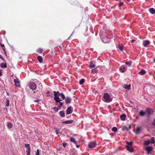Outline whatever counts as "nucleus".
I'll use <instances>...</instances> for the list:
<instances>
[{
    "label": "nucleus",
    "instance_id": "1",
    "mask_svg": "<svg viewBox=\"0 0 155 155\" xmlns=\"http://www.w3.org/2000/svg\"><path fill=\"white\" fill-rule=\"evenodd\" d=\"M112 98L107 93H104L103 96V101L106 102H109L112 100Z\"/></svg>",
    "mask_w": 155,
    "mask_h": 155
},
{
    "label": "nucleus",
    "instance_id": "2",
    "mask_svg": "<svg viewBox=\"0 0 155 155\" xmlns=\"http://www.w3.org/2000/svg\"><path fill=\"white\" fill-rule=\"evenodd\" d=\"M53 92L54 93V99L57 102H58L61 101V99H60L59 97H58L60 94L59 92L58 91L56 92L55 91H53Z\"/></svg>",
    "mask_w": 155,
    "mask_h": 155
},
{
    "label": "nucleus",
    "instance_id": "3",
    "mask_svg": "<svg viewBox=\"0 0 155 155\" xmlns=\"http://www.w3.org/2000/svg\"><path fill=\"white\" fill-rule=\"evenodd\" d=\"M29 87L32 90H35L36 88V84L33 82H31L29 84Z\"/></svg>",
    "mask_w": 155,
    "mask_h": 155
},
{
    "label": "nucleus",
    "instance_id": "4",
    "mask_svg": "<svg viewBox=\"0 0 155 155\" xmlns=\"http://www.w3.org/2000/svg\"><path fill=\"white\" fill-rule=\"evenodd\" d=\"M96 143L94 141L90 142L88 145L89 147L90 148H94L96 147Z\"/></svg>",
    "mask_w": 155,
    "mask_h": 155
},
{
    "label": "nucleus",
    "instance_id": "5",
    "mask_svg": "<svg viewBox=\"0 0 155 155\" xmlns=\"http://www.w3.org/2000/svg\"><path fill=\"white\" fill-rule=\"evenodd\" d=\"M14 79V81L16 86L18 87H20V81L18 78Z\"/></svg>",
    "mask_w": 155,
    "mask_h": 155
},
{
    "label": "nucleus",
    "instance_id": "6",
    "mask_svg": "<svg viewBox=\"0 0 155 155\" xmlns=\"http://www.w3.org/2000/svg\"><path fill=\"white\" fill-rule=\"evenodd\" d=\"M73 112V108L71 107H68L66 110L67 114H71Z\"/></svg>",
    "mask_w": 155,
    "mask_h": 155
},
{
    "label": "nucleus",
    "instance_id": "7",
    "mask_svg": "<svg viewBox=\"0 0 155 155\" xmlns=\"http://www.w3.org/2000/svg\"><path fill=\"white\" fill-rule=\"evenodd\" d=\"M102 41L104 43H107L110 42V40L109 38L106 36L102 38Z\"/></svg>",
    "mask_w": 155,
    "mask_h": 155
},
{
    "label": "nucleus",
    "instance_id": "8",
    "mask_svg": "<svg viewBox=\"0 0 155 155\" xmlns=\"http://www.w3.org/2000/svg\"><path fill=\"white\" fill-rule=\"evenodd\" d=\"M145 112L148 116H149L153 113V110L149 108H147Z\"/></svg>",
    "mask_w": 155,
    "mask_h": 155
},
{
    "label": "nucleus",
    "instance_id": "9",
    "mask_svg": "<svg viewBox=\"0 0 155 155\" xmlns=\"http://www.w3.org/2000/svg\"><path fill=\"white\" fill-rule=\"evenodd\" d=\"M150 44V42L148 40H144L143 42V45L144 46L147 47Z\"/></svg>",
    "mask_w": 155,
    "mask_h": 155
},
{
    "label": "nucleus",
    "instance_id": "10",
    "mask_svg": "<svg viewBox=\"0 0 155 155\" xmlns=\"http://www.w3.org/2000/svg\"><path fill=\"white\" fill-rule=\"evenodd\" d=\"M153 148L151 147H149L146 148V150L147 151V154H149L150 151L153 150Z\"/></svg>",
    "mask_w": 155,
    "mask_h": 155
},
{
    "label": "nucleus",
    "instance_id": "11",
    "mask_svg": "<svg viewBox=\"0 0 155 155\" xmlns=\"http://www.w3.org/2000/svg\"><path fill=\"white\" fill-rule=\"evenodd\" d=\"M126 70V68L124 66H121L119 69V70L121 72H125Z\"/></svg>",
    "mask_w": 155,
    "mask_h": 155
},
{
    "label": "nucleus",
    "instance_id": "12",
    "mask_svg": "<svg viewBox=\"0 0 155 155\" xmlns=\"http://www.w3.org/2000/svg\"><path fill=\"white\" fill-rule=\"evenodd\" d=\"M127 150L130 152H132L133 151V149L131 147L129 146L128 145H126Z\"/></svg>",
    "mask_w": 155,
    "mask_h": 155
},
{
    "label": "nucleus",
    "instance_id": "13",
    "mask_svg": "<svg viewBox=\"0 0 155 155\" xmlns=\"http://www.w3.org/2000/svg\"><path fill=\"white\" fill-rule=\"evenodd\" d=\"M123 87L125 88V89L129 90L130 87V84L128 85H126V84H124L123 85Z\"/></svg>",
    "mask_w": 155,
    "mask_h": 155
},
{
    "label": "nucleus",
    "instance_id": "14",
    "mask_svg": "<svg viewBox=\"0 0 155 155\" xmlns=\"http://www.w3.org/2000/svg\"><path fill=\"white\" fill-rule=\"evenodd\" d=\"M73 120H67L65 121H64L62 122V124H71L73 122Z\"/></svg>",
    "mask_w": 155,
    "mask_h": 155
},
{
    "label": "nucleus",
    "instance_id": "15",
    "mask_svg": "<svg viewBox=\"0 0 155 155\" xmlns=\"http://www.w3.org/2000/svg\"><path fill=\"white\" fill-rule=\"evenodd\" d=\"M71 101V99L69 97H67L65 99V102L67 104L70 103Z\"/></svg>",
    "mask_w": 155,
    "mask_h": 155
},
{
    "label": "nucleus",
    "instance_id": "16",
    "mask_svg": "<svg viewBox=\"0 0 155 155\" xmlns=\"http://www.w3.org/2000/svg\"><path fill=\"white\" fill-rule=\"evenodd\" d=\"M146 73V71L145 70L143 69H142L139 72V74L141 75H143L145 74Z\"/></svg>",
    "mask_w": 155,
    "mask_h": 155
},
{
    "label": "nucleus",
    "instance_id": "17",
    "mask_svg": "<svg viewBox=\"0 0 155 155\" xmlns=\"http://www.w3.org/2000/svg\"><path fill=\"white\" fill-rule=\"evenodd\" d=\"M12 124L10 122L8 123L7 126L9 129H11L12 127Z\"/></svg>",
    "mask_w": 155,
    "mask_h": 155
},
{
    "label": "nucleus",
    "instance_id": "18",
    "mask_svg": "<svg viewBox=\"0 0 155 155\" xmlns=\"http://www.w3.org/2000/svg\"><path fill=\"white\" fill-rule=\"evenodd\" d=\"M141 130V128L140 127H137V129L136 131V133L137 134H138L140 133V132Z\"/></svg>",
    "mask_w": 155,
    "mask_h": 155
},
{
    "label": "nucleus",
    "instance_id": "19",
    "mask_svg": "<svg viewBox=\"0 0 155 155\" xmlns=\"http://www.w3.org/2000/svg\"><path fill=\"white\" fill-rule=\"evenodd\" d=\"M149 11L152 14L155 13V10L153 8H150L149 10Z\"/></svg>",
    "mask_w": 155,
    "mask_h": 155
},
{
    "label": "nucleus",
    "instance_id": "20",
    "mask_svg": "<svg viewBox=\"0 0 155 155\" xmlns=\"http://www.w3.org/2000/svg\"><path fill=\"white\" fill-rule=\"evenodd\" d=\"M0 66L1 68H5L7 67L6 64L5 63H1Z\"/></svg>",
    "mask_w": 155,
    "mask_h": 155
},
{
    "label": "nucleus",
    "instance_id": "21",
    "mask_svg": "<svg viewBox=\"0 0 155 155\" xmlns=\"http://www.w3.org/2000/svg\"><path fill=\"white\" fill-rule=\"evenodd\" d=\"M96 66L93 63V62H91L90 63V67L91 68H93L95 67Z\"/></svg>",
    "mask_w": 155,
    "mask_h": 155
},
{
    "label": "nucleus",
    "instance_id": "22",
    "mask_svg": "<svg viewBox=\"0 0 155 155\" xmlns=\"http://www.w3.org/2000/svg\"><path fill=\"white\" fill-rule=\"evenodd\" d=\"M120 118L122 120H124L125 119V118L126 117V115L124 114L122 115H121L120 116Z\"/></svg>",
    "mask_w": 155,
    "mask_h": 155
},
{
    "label": "nucleus",
    "instance_id": "23",
    "mask_svg": "<svg viewBox=\"0 0 155 155\" xmlns=\"http://www.w3.org/2000/svg\"><path fill=\"white\" fill-rule=\"evenodd\" d=\"M70 140L71 142L74 143L75 144H76V141L75 139L72 137H71L70 138Z\"/></svg>",
    "mask_w": 155,
    "mask_h": 155
},
{
    "label": "nucleus",
    "instance_id": "24",
    "mask_svg": "<svg viewBox=\"0 0 155 155\" xmlns=\"http://www.w3.org/2000/svg\"><path fill=\"white\" fill-rule=\"evenodd\" d=\"M26 152L27 153V155H30L31 151L30 147H28L26 150Z\"/></svg>",
    "mask_w": 155,
    "mask_h": 155
},
{
    "label": "nucleus",
    "instance_id": "25",
    "mask_svg": "<svg viewBox=\"0 0 155 155\" xmlns=\"http://www.w3.org/2000/svg\"><path fill=\"white\" fill-rule=\"evenodd\" d=\"M59 114L62 117H64L65 116V113L63 111H61L59 112Z\"/></svg>",
    "mask_w": 155,
    "mask_h": 155
},
{
    "label": "nucleus",
    "instance_id": "26",
    "mask_svg": "<svg viewBox=\"0 0 155 155\" xmlns=\"http://www.w3.org/2000/svg\"><path fill=\"white\" fill-rule=\"evenodd\" d=\"M38 59V61L41 63L42 62V57L41 56H38L37 57Z\"/></svg>",
    "mask_w": 155,
    "mask_h": 155
},
{
    "label": "nucleus",
    "instance_id": "27",
    "mask_svg": "<svg viewBox=\"0 0 155 155\" xmlns=\"http://www.w3.org/2000/svg\"><path fill=\"white\" fill-rule=\"evenodd\" d=\"M119 48L120 50L122 51H123L124 50V46L122 45H119Z\"/></svg>",
    "mask_w": 155,
    "mask_h": 155
},
{
    "label": "nucleus",
    "instance_id": "28",
    "mask_svg": "<svg viewBox=\"0 0 155 155\" xmlns=\"http://www.w3.org/2000/svg\"><path fill=\"white\" fill-rule=\"evenodd\" d=\"M154 138L153 137H152L150 140V143H154Z\"/></svg>",
    "mask_w": 155,
    "mask_h": 155
},
{
    "label": "nucleus",
    "instance_id": "29",
    "mask_svg": "<svg viewBox=\"0 0 155 155\" xmlns=\"http://www.w3.org/2000/svg\"><path fill=\"white\" fill-rule=\"evenodd\" d=\"M146 114L145 112H143V111H141L139 112V114L141 116H143Z\"/></svg>",
    "mask_w": 155,
    "mask_h": 155
},
{
    "label": "nucleus",
    "instance_id": "30",
    "mask_svg": "<svg viewBox=\"0 0 155 155\" xmlns=\"http://www.w3.org/2000/svg\"><path fill=\"white\" fill-rule=\"evenodd\" d=\"M150 143V140H146L144 142V144L146 145H148Z\"/></svg>",
    "mask_w": 155,
    "mask_h": 155
},
{
    "label": "nucleus",
    "instance_id": "31",
    "mask_svg": "<svg viewBox=\"0 0 155 155\" xmlns=\"http://www.w3.org/2000/svg\"><path fill=\"white\" fill-rule=\"evenodd\" d=\"M126 143L127 144V145H128L129 146L131 147L132 146V142L131 141L127 142Z\"/></svg>",
    "mask_w": 155,
    "mask_h": 155
},
{
    "label": "nucleus",
    "instance_id": "32",
    "mask_svg": "<svg viewBox=\"0 0 155 155\" xmlns=\"http://www.w3.org/2000/svg\"><path fill=\"white\" fill-rule=\"evenodd\" d=\"M84 81V79H81L79 81V84H80L81 85L82 84Z\"/></svg>",
    "mask_w": 155,
    "mask_h": 155
},
{
    "label": "nucleus",
    "instance_id": "33",
    "mask_svg": "<svg viewBox=\"0 0 155 155\" xmlns=\"http://www.w3.org/2000/svg\"><path fill=\"white\" fill-rule=\"evenodd\" d=\"M112 130L113 131L116 132L117 130V129L116 127H114L112 128Z\"/></svg>",
    "mask_w": 155,
    "mask_h": 155
},
{
    "label": "nucleus",
    "instance_id": "34",
    "mask_svg": "<svg viewBox=\"0 0 155 155\" xmlns=\"http://www.w3.org/2000/svg\"><path fill=\"white\" fill-rule=\"evenodd\" d=\"M9 105V101L8 99H7L6 101V106H8Z\"/></svg>",
    "mask_w": 155,
    "mask_h": 155
},
{
    "label": "nucleus",
    "instance_id": "35",
    "mask_svg": "<svg viewBox=\"0 0 155 155\" xmlns=\"http://www.w3.org/2000/svg\"><path fill=\"white\" fill-rule=\"evenodd\" d=\"M60 96L63 98V99H65V96L63 93H61L60 94Z\"/></svg>",
    "mask_w": 155,
    "mask_h": 155
},
{
    "label": "nucleus",
    "instance_id": "36",
    "mask_svg": "<svg viewBox=\"0 0 155 155\" xmlns=\"http://www.w3.org/2000/svg\"><path fill=\"white\" fill-rule=\"evenodd\" d=\"M131 64V61H130L129 62H127L126 63V64L128 65L129 66H130Z\"/></svg>",
    "mask_w": 155,
    "mask_h": 155
},
{
    "label": "nucleus",
    "instance_id": "37",
    "mask_svg": "<svg viewBox=\"0 0 155 155\" xmlns=\"http://www.w3.org/2000/svg\"><path fill=\"white\" fill-rule=\"evenodd\" d=\"M42 51V50L41 49H39L38 50V52L41 53Z\"/></svg>",
    "mask_w": 155,
    "mask_h": 155
},
{
    "label": "nucleus",
    "instance_id": "38",
    "mask_svg": "<svg viewBox=\"0 0 155 155\" xmlns=\"http://www.w3.org/2000/svg\"><path fill=\"white\" fill-rule=\"evenodd\" d=\"M63 104V103L62 102H60L59 104V107H61L62 106Z\"/></svg>",
    "mask_w": 155,
    "mask_h": 155
},
{
    "label": "nucleus",
    "instance_id": "39",
    "mask_svg": "<svg viewBox=\"0 0 155 155\" xmlns=\"http://www.w3.org/2000/svg\"><path fill=\"white\" fill-rule=\"evenodd\" d=\"M124 4V3L123 2H120L119 4V6H121V5Z\"/></svg>",
    "mask_w": 155,
    "mask_h": 155
},
{
    "label": "nucleus",
    "instance_id": "40",
    "mask_svg": "<svg viewBox=\"0 0 155 155\" xmlns=\"http://www.w3.org/2000/svg\"><path fill=\"white\" fill-rule=\"evenodd\" d=\"M36 155H40L39 154V151L38 149L37 150V153L36 154Z\"/></svg>",
    "mask_w": 155,
    "mask_h": 155
},
{
    "label": "nucleus",
    "instance_id": "41",
    "mask_svg": "<svg viewBox=\"0 0 155 155\" xmlns=\"http://www.w3.org/2000/svg\"><path fill=\"white\" fill-rule=\"evenodd\" d=\"M25 146L28 148V147H30L29 146L30 145L29 144H25Z\"/></svg>",
    "mask_w": 155,
    "mask_h": 155
},
{
    "label": "nucleus",
    "instance_id": "42",
    "mask_svg": "<svg viewBox=\"0 0 155 155\" xmlns=\"http://www.w3.org/2000/svg\"><path fill=\"white\" fill-rule=\"evenodd\" d=\"M67 145V143H63V145L64 146V147H65Z\"/></svg>",
    "mask_w": 155,
    "mask_h": 155
},
{
    "label": "nucleus",
    "instance_id": "43",
    "mask_svg": "<svg viewBox=\"0 0 155 155\" xmlns=\"http://www.w3.org/2000/svg\"><path fill=\"white\" fill-rule=\"evenodd\" d=\"M0 58L2 59L3 61H5L4 59V58H3L2 56L1 55H0Z\"/></svg>",
    "mask_w": 155,
    "mask_h": 155
},
{
    "label": "nucleus",
    "instance_id": "44",
    "mask_svg": "<svg viewBox=\"0 0 155 155\" xmlns=\"http://www.w3.org/2000/svg\"><path fill=\"white\" fill-rule=\"evenodd\" d=\"M2 70H0V76H1L2 75Z\"/></svg>",
    "mask_w": 155,
    "mask_h": 155
},
{
    "label": "nucleus",
    "instance_id": "45",
    "mask_svg": "<svg viewBox=\"0 0 155 155\" xmlns=\"http://www.w3.org/2000/svg\"><path fill=\"white\" fill-rule=\"evenodd\" d=\"M1 46L3 48V49H4L3 47L5 48V46H4V44H1Z\"/></svg>",
    "mask_w": 155,
    "mask_h": 155
},
{
    "label": "nucleus",
    "instance_id": "46",
    "mask_svg": "<svg viewBox=\"0 0 155 155\" xmlns=\"http://www.w3.org/2000/svg\"><path fill=\"white\" fill-rule=\"evenodd\" d=\"M56 134H58V131L57 130H56Z\"/></svg>",
    "mask_w": 155,
    "mask_h": 155
},
{
    "label": "nucleus",
    "instance_id": "47",
    "mask_svg": "<svg viewBox=\"0 0 155 155\" xmlns=\"http://www.w3.org/2000/svg\"><path fill=\"white\" fill-rule=\"evenodd\" d=\"M76 147H77V148H78L79 147V145H76Z\"/></svg>",
    "mask_w": 155,
    "mask_h": 155
},
{
    "label": "nucleus",
    "instance_id": "48",
    "mask_svg": "<svg viewBox=\"0 0 155 155\" xmlns=\"http://www.w3.org/2000/svg\"><path fill=\"white\" fill-rule=\"evenodd\" d=\"M135 41V40H133L131 41V42L132 43H133L134 42V41Z\"/></svg>",
    "mask_w": 155,
    "mask_h": 155
},
{
    "label": "nucleus",
    "instance_id": "49",
    "mask_svg": "<svg viewBox=\"0 0 155 155\" xmlns=\"http://www.w3.org/2000/svg\"><path fill=\"white\" fill-rule=\"evenodd\" d=\"M94 70V69H92L91 70V72L92 73L93 72Z\"/></svg>",
    "mask_w": 155,
    "mask_h": 155
},
{
    "label": "nucleus",
    "instance_id": "50",
    "mask_svg": "<svg viewBox=\"0 0 155 155\" xmlns=\"http://www.w3.org/2000/svg\"><path fill=\"white\" fill-rule=\"evenodd\" d=\"M54 109H57V111H58V109L56 107H55L54 108Z\"/></svg>",
    "mask_w": 155,
    "mask_h": 155
},
{
    "label": "nucleus",
    "instance_id": "51",
    "mask_svg": "<svg viewBox=\"0 0 155 155\" xmlns=\"http://www.w3.org/2000/svg\"><path fill=\"white\" fill-rule=\"evenodd\" d=\"M152 124L154 126H155V123H153Z\"/></svg>",
    "mask_w": 155,
    "mask_h": 155
},
{
    "label": "nucleus",
    "instance_id": "52",
    "mask_svg": "<svg viewBox=\"0 0 155 155\" xmlns=\"http://www.w3.org/2000/svg\"><path fill=\"white\" fill-rule=\"evenodd\" d=\"M38 101L37 100H36L35 101Z\"/></svg>",
    "mask_w": 155,
    "mask_h": 155
},
{
    "label": "nucleus",
    "instance_id": "53",
    "mask_svg": "<svg viewBox=\"0 0 155 155\" xmlns=\"http://www.w3.org/2000/svg\"><path fill=\"white\" fill-rule=\"evenodd\" d=\"M100 35L101 36V33H100Z\"/></svg>",
    "mask_w": 155,
    "mask_h": 155
},
{
    "label": "nucleus",
    "instance_id": "54",
    "mask_svg": "<svg viewBox=\"0 0 155 155\" xmlns=\"http://www.w3.org/2000/svg\"><path fill=\"white\" fill-rule=\"evenodd\" d=\"M154 121L155 122V119H154Z\"/></svg>",
    "mask_w": 155,
    "mask_h": 155
},
{
    "label": "nucleus",
    "instance_id": "55",
    "mask_svg": "<svg viewBox=\"0 0 155 155\" xmlns=\"http://www.w3.org/2000/svg\"><path fill=\"white\" fill-rule=\"evenodd\" d=\"M154 145H155V144H154Z\"/></svg>",
    "mask_w": 155,
    "mask_h": 155
}]
</instances>
